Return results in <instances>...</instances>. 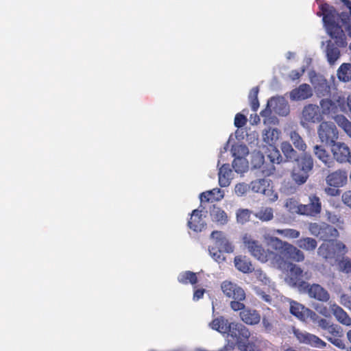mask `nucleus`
<instances>
[{"label":"nucleus","instance_id":"27","mask_svg":"<svg viewBox=\"0 0 351 351\" xmlns=\"http://www.w3.org/2000/svg\"><path fill=\"white\" fill-rule=\"evenodd\" d=\"M240 313V317L243 322L249 325L258 324L261 320L260 315L254 310L248 308L242 309Z\"/></svg>","mask_w":351,"mask_h":351},{"label":"nucleus","instance_id":"31","mask_svg":"<svg viewBox=\"0 0 351 351\" xmlns=\"http://www.w3.org/2000/svg\"><path fill=\"white\" fill-rule=\"evenodd\" d=\"M211 219L219 225H225L228 223V217L226 213L219 207H213L210 212Z\"/></svg>","mask_w":351,"mask_h":351},{"label":"nucleus","instance_id":"30","mask_svg":"<svg viewBox=\"0 0 351 351\" xmlns=\"http://www.w3.org/2000/svg\"><path fill=\"white\" fill-rule=\"evenodd\" d=\"M234 263L235 267L243 273H250L253 270L251 261L246 256H237L234 258Z\"/></svg>","mask_w":351,"mask_h":351},{"label":"nucleus","instance_id":"29","mask_svg":"<svg viewBox=\"0 0 351 351\" xmlns=\"http://www.w3.org/2000/svg\"><path fill=\"white\" fill-rule=\"evenodd\" d=\"M224 197V193L219 189H213L210 191H207L201 193L200 200L201 202H215L220 201Z\"/></svg>","mask_w":351,"mask_h":351},{"label":"nucleus","instance_id":"15","mask_svg":"<svg viewBox=\"0 0 351 351\" xmlns=\"http://www.w3.org/2000/svg\"><path fill=\"white\" fill-rule=\"evenodd\" d=\"M275 234H277L276 230H265L263 234V240L268 245L276 250H281L282 253L288 243L275 237Z\"/></svg>","mask_w":351,"mask_h":351},{"label":"nucleus","instance_id":"6","mask_svg":"<svg viewBox=\"0 0 351 351\" xmlns=\"http://www.w3.org/2000/svg\"><path fill=\"white\" fill-rule=\"evenodd\" d=\"M279 262L282 263V267H278L282 270H287V274L285 277L286 282L291 287H297L301 291V285L302 283H306L303 281V277L304 276L302 269L298 265L291 263H286L284 261L280 256L278 255ZM306 274H305L306 275Z\"/></svg>","mask_w":351,"mask_h":351},{"label":"nucleus","instance_id":"38","mask_svg":"<svg viewBox=\"0 0 351 351\" xmlns=\"http://www.w3.org/2000/svg\"><path fill=\"white\" fill-rule=\"evenodd\" d=\"M231 152L234 158H245L249 154V149L243 144H235L232 147Z\"/></svg>","mask_w":351,"mask_h":351},{"label":"nucleus","instance_id":"3","mask_svg":"<svg viewBox=\"0 0 351 351\" xmlns=\"http://www.w3.org/2000/svg\"><path fill=\"white\" fill-rule=\"evenodd\" d=\"M242 239L244 247L257 260L262 263L270 261L274 266L282 267V263L277 258L278 254L269 250H265L251 235L245 234Z\"/></svg>","mask_w":351,"mask_h":351},{"label":"nucleus","instance_id":"32","mask_svg":"<svg viewBox=\"0 0 351 351\" xmlns=\"http://www.w3.org/2000/svg\"><path fill=\"white\" fill-rule=\"evenodd\" d=\"M313 152L318 159L324 165L328 167H331L333 165V160L324 147L319 145H315L313 148Z\"/></svg>","mask_w":351,"mask_h":351},{"label":"nucleus","instance_id":"2","mask_svg":"<svg viewBox=\"0 0 351 351\" xmlns=\"http://www.w3.org/2000/svg\"><path fill=\"white\" fill-rule=\"evenodd\" d=\"M212 329L218 331L219 332L226 335V338L229 342L228 347V349H232L234 347V341L239 335L243 337H247L250 335L249 330L239 323L232 322L229 323L227 319L223 317H217L210 324Z\"/></svg>","mask_w":351,"mask_h":351},{"label":"nucleus","instance_id":"59","mask_svg":"<svg viewBox=\"0 0 351 351\" xmlns=\"http://www.w3.org/2000/svg\"><path fill=\"white\" fill-rule=\"evenodd\" d=\"M328 219L332 223L336 224L338 226H341L343 224V220L337 215L332 214L330 213H328Z\"/></svg>","mask_w":351,"mask_h":351},{"label":"nucleus","instance_id":"40","mask_svg":"<svg viewBox=\"0 0 351 351\" xmlns=\"http://www.w3.org/2000/svg\"><path fill=\"white\" fill-rule=\"evenodd\" d=\"M334 119L337 124L351 138V122L342 115H337Z\"/></svg>","mask_w":351,"mask_h":351},{"label":"nucleus","instance_id":"45","mask_svg":"<svg viewBox=\"0 0 351 351\" xmlns=\"http://www.w3.org/2000/svg\"><path fill=\"white\" fill-rule=\"evenodd\" d=\"M276 233L289 239H298L300 235L298 230L292 228L276 229Z\"/></svg>","mask_w":351,"mask_h":351},{"label":"nucleus","instance_id":"1","mask_svg":"<svg viewBox=\"0 0 351 351\" xmlns=\"http://www.w3.org/2000/svg\"><path fill=\"white\" fill-rule=\"evenodd\" d=\"M321 9L323 21L328 34L335 40L338 47H346L347 45L346 36L339 25L340 16L327 3L322 5Z\"/></svg>","mask_w":351,"mask_h":351},{"label":"nucleus","instance_id":"21","mask_svg":"<svg viewBox=\"0 0 351 351\" xmlns=\"http://www.w3.org/2000/svg\"><path fill=\"white\" fill-rule=\"evenodd\" d=\"M347 173L344 170H337L330 173L326 178V183L334 187H341L347 182Z\"/></svg>","mask_w":351,"mask_h":351},{"label":"nucleus","instance_id":"20","mask_svg":"<svg viewBox=\"0 0 351 351\" xmlns=\"http://www.w3.org/2000/svg\"><path fill=\"white\" fill-rule=\"evenodd\" d=\"M313 95V90L307 84H302L289 93L292 101H301L310 98Z\"/></svg>","mask_w":351,"mask_h":351},{"label":"nucleus","instance_id":"41","mask_svg":"<svg viewBox=\"0 0 351 351\" xmlns=\"http://www.w3.org/2000/svg\"><path fill=\"white\" fill-rule=\"evenodd\" d=\"M289 136L296 149L303 152L306 150L307 146L298 132L293 131L290 133Z\"/></svg>","mask_w":351,"mask_h":351},{"label":"nucleus","instance_id":"22","mask_svg":"<svg viewBox=\"0 0 351 351\" xmlns=\"http://www.w3.org/2000/svg\"><path fill=\"white\" fill-rule=\"evenodd\" d=\"M312 312L313 311L297 302H290V313L302 321H305L306 319L310 318Z\"/></svg>","mask_w":351,"mask_h":351},{"label":"nucleus","instance_id":"9","mask_svg":"<svg viewBox=\"0 0 351 351\" xmlns=\"http://www.w3.org/2000/svg\"><path fill=\"white\" fill-rule=\"evenodd\" d=\"M274 112L280 116H287L289 113V106L283 97H274L267 102V108L262 111V117H267Z\"/></svg>","mask_w":351,"mask_h":351},{"label":"nucleus","instance_id":"51","mask_svg":"<svg viewBox=\"0 0 351 351\" xmlns=\"http://www.w3.org/2000/svg\"><path fill=\"white\" fill-rule=\"evenodd\" d=\"M326 227V223H312L309 225L308 230L311 234L319 237L320 232L322 228Z\"/></svg>","mask_w":351,"mask_h":351},{"label":"nucleus","instance_id":"13","mask_svg":"<svg viewBox=\"0 0 351 351\" xmlns=\"http://www.w3.org/2000/svg\"><path fill=\"white\" fill-rule=\"evenodd\" d=\"M301 291L307 293L310 298L318 301L327 302L330 299V294L328 291L318 284L302 283L301 285Z\"/></svg>","mask_w":351,"mask_h":351},{"label":"nucleus","instance_id":"7","mask_svg":"<svg viewBox=\"0 0 351 351\" xmlns=\"http://www.w3.org/2000/svg\"><path fill=\"white\" fill-rule=\"evenodd\" d=\"M347 252L346 245L338 241L330 240L322 243L317 250L319 256L325 260H335L339 255L344 254Z\"/></svg>","mask_w":351,"mask_h":351},{"label":"nucleus","instance_id":"12","mask_svg":"<svg viewBox=\"0 0 351 351\" xmlns=\"http://www.w3.org/2000/svg\"><path fill=\"white\" fill-rule=\"evenodd\" d=\"M323 119L319 106L308 104L302 110L300 124L306 128L309 123L319 122Z\"/></svg>","mask_w":351,"mask_h":351},{"label":"nucleus","instance_id":"26","mask_svg":"<svg viewBox=\"0 0 351 351\" xmlns=\"http://www.w3.org/2000/svg\"><path fill=\"white\" fill-rule=\"evenodd\" d=\"M191 229L195 232H201L206 226V223L202 218L201 211L194 210L188 222Z\"/></svg>","mask_w":351,"mask_h":351},{"label":"nucleus","instance_id":"54","mask_svg":"<svg viewBox=\"0 0 351 351\" xmlns=\"http://www.w3.org/2000/svg\"><path fill=\"white\" fill-rule=\"evenodd\" d=\"M264 162V156L259 152H254L252 153V164L255 168L260 167Z\"/></svg>","mask_w":351,"mask_h":351},{"label":"nucleus","instance_id":"43","mask_svg":"<svg viewBox=\"0 0 351 351\" xmlns=\"http://www.w3.org/2000/svg\"><path fill=\"white\" fill-rule=\"evenodd\" d=\"M285 208L291 213H297L301 215V206L298 201L293 198L287 199L285 203Z\"/></svg>","mask_w":351,"mask_h":351},{"label":"nucleus","instance_id":"46","mask_svg":"<svg viewBox=\"0 0 351 351\" xmlns=\"http://www.w3.org/2000/svg\"><path fill=\"white\" fill-rule=\"evenodd\" d=\"M281 150L286 158L289 159L296 158V151L289 142L285 141L282 143Z\"/></svg>","mask_w":351,"mask_h":351},{"label":"nucleus","instance_id":"19","mask_svg":"<svg viewBox=\"0 0 351 351\" xmlns=\"http://www.w3.org/2000/svg\"><path fill=\"white\" fill-rule=\"evenodd\" d=\"M329 309L339 323L346 326H351V317L341 306L335 302H330Z\"/></svg>","mask_w":351,"mask_h":351},{"label":"nucleus","instance_id":"24","mask_svg":"<svg viewBox=\"0 0 351 351\" xmlns=\"http://www.w3.org/2000/svg\"><path fill=\"white\" fill-rule=\"evenodd\" d=\"M281 132L277 128H268L263 130L262 138L268 146L276 145L280 139Z\"/></svg>","mask_w":351,"mask_h":351},{"label":"nucleus","instance_id":"57","mask_svg":"<svg viewBox=\"0 0 351 351\" xmlns=\"http://www.w3.org/2000/svg\"><path fill=\"white\" fill-rule=\"evenodd\" d=\"M341 337H328L326 336V339L333 344L335 346L340 349H345L346 344L344 341L341 339Z\"/></svg>","mask_w":351,"mask_h":351},{"label":"nucleus","instance_id":"55","mask_svg":"<svg viewBox=\"0 0 351 351\" xmlns=\"http://www.w3.org/2000/svg\"><path fill=\"white\" fill-rule=\"evenodd\" d=\"M223 250H220V249L215 247H211L209 248V253L211 257L217 262H221L224 261L225 258L222 255L221 252Z\"/></svg>","mask_w":351,"mask_h":351},{"label":"nucleus","instance_id":"18","mask_svg":"<svg viewBox=\"0 0 351 351\" xmlns=\"http://www.w3.org/2000/svg\"><path fill=\"white\" fill-rule=\"evenodd\" d=\"M310 81L319 96H325L330 92V86L322 75L311 73Z\"/></svg>","mask_w":351,"mask_h":351},{"label":"nucleus","instance_id":"28","mask_svg":"<svg viewBox=\"0 0 351 351\" xmlns=\"http://www.w3.org/2000/svg\"><path fill=\"white\" fill-rule=\"evenodd\" d=\"M286 245L282 252L285 256L296 262H301L304 260V254L300 250L289 243Z\"/></svg>","mask_w":351,"mask_h":351},{"label":"nucleus","instance_id":"14","mask_svg":"<svg viewBox=\"0 0 351 351\" xmlns=\"http://www.w3.org/2000/svg\"><path fill=\"white\" fill-rule=\"evenodd\" d=\"M250 334L247 337H243L239 335L237 337L234 343L237 344V348L241 351H257L261 347V340L257 337H252L249 341Z\"/></svg>","mask_w":351,"mask_h":351},{"label":"nucleus","instance_id":"8","mask_svg":"<svg viewBox=\"0 0 351 351\" xmlns=\"http://www.w3.org/2000/svg\"><path fill=\"white\" fill-rule=\"evenodd\" d=\"M321 107V114L322 115L333 116L339 111L346 112L345 104V98L337 95L333 97V99H324L319 102Z\"/></svg>","mask_w":351,"mask_h":351},{"label":"nucleus","instance_id":"62","mask_svg":"<svg viewBox=\"0 0 351 351\" xmlns=\"http://www.w3.org/2000/svg\"><path fill=\"white\" fill-rule=\"evenodd\" d=\"M341 200L343 204L351 208V191H345L342 194Z\"/></svg>","mask_w":351,"mask_h":351},{"label":"nucleus","instance_id":"44","mask_svg":"<svg viewBox=\"0 0 351 351\" xmlns=\"http://www.w3.org/2000/svg\"><path fill=\"white\" fill-rule=\"evenodd\" d=\"M256 217L261 221H268L273 219L274 211L271 208H262L256 214Z\"/></svg>","mask_w":351,"mask_h":351},{"label":"nucleus","instance_id":"4","mask_svg":"<svg viewBox=\"0 0 351 351\" xmlns=\"http://www.w3.org/2000/svg\"><path fill=\"white\" fill-rule=\"evenodd\" d=\"M221 289L226 297L233 299L230 304L233 311H237L245 308L242 301L245 299V293L241 287L230 281L225 280L221 283Z\"/></svg>","mask_w":351,"mask_h":351},{"label":"nucleus","instance_id":"64","mask_svg":"<svg viewBox=\"0 0 351 351\" xmlns=\"http://www.w3.org/2000/svg\"><path fill=\"white\" fill-rule=\"evenodd\" d=\"M316 310L318 311L319 314L326 317L330 316V312H331L330 310L329 309V307L327 308L326 306H317L316 308Z\"/></svg>","mask_w":351,"mask_h":351},{"label":"nucleus","instance_id":"48","mask_svg":"<svg viewBox=\"0 0 351 351\" xmlns=\"http://www.w3.org/2000/svg\"><path fill=\"white\" fill-rule=\"evenodd\" d=\"M250 190V184L245 182H239L234 186V193L237 197L245 195Z\"/></svg>","mask_w":351,"mask_h":351},{"label":"nucleus","instance_id":"16","mask_svg":"<svg viewBox=\"0 0 351 351\" xmlns=\"http://www.w3.org/2000/svg\"><path fill=\"white\" fill-rule=\"evenodd\" d=\"M334 159L339 163H346L350 154V147L344 143L335 142L331 147Z\"/></svg>","mask_w":351,"mask_h":351},{"label":"nucleus","instance_id":"53","mask_svg":"<svg viewBox=\"0 0 351 351\" xmlns=\"http://www.w3.org/2000/svg\"><path fill=\"white\" fill-rule=\"evenodd\" d=\"M271 149L269 154H268L267 157L269 158L271 162L279 163L281 160L280 152L277 149L276 146H269Z\"/></svg>","mask_w":351,"mask_h":351},{"label":"nucleus","instance_id":"63","mask_svg":"<svg viewBox=\"0 0 351 351\" xmlns=\"http://www.w3.org/2000/svg\"><path fill=\"white\" fill-rule=\"evenodd\" d=\"M304 71L305 68L304 66H302L300 71H292L289 74V77L292 80H295L300 78V77L304 73Z\"/></svg>","mask_w":351,"mask_h":351},{"label":"nucleus","instance_id":"49","mask_svg":"<svg viewBox=\"0 0 351 351\" xmlns=\"http://www.w3.org/2000/svg\"><path fill=\"white\" fill-rule=\"evenodd\" d=\"M339 270L345 274L351 273V258L343 257L338 263Z\"/></svg>","mask_w":351,"mask_h":351},{"label":"nucleus","instance_id":"60","mask_svg":"<svg viewBox=\"0 0 351 351\" xmlns=\"http://www.w3.org/2000/svg\"><path fill=\"white\" fill-rule=\"evenodd\" d=\"M339 302L345 307L350 308V306H351V296H350L347 294H342L340 296Z\"/></svg>","mask_w":351,"mask_h":351},{"label":"nucleus","instance_id":"39","mask_svg":"<svg viewBox=\"0 0 351 351\" xmlns=\"http://www.w3.org/2000/svg\"><path fill=\"white\" fill-rule=\"evenodd\" d=\"M319 237L322 240H332V238H336L339 235V232L335 228L326 224V227L322 228L320 232Z\"/></svg>","mask_w":351,"mask_h":351},{"label":"nucleus","instance_id":"50","mask_svg":"<svg viewBox=\"0 0 351 351\" xmlns=\"http://www.w3.org/2000/svg\"><path fill=\"white\" fill-rule=\"evenodd\" d=\"M250 217V211L248 209H239L237 212V221L238 223L243 224L249 221Z\"/></svg>","mask_w":351,"mask_h":351},{"label":"nucleus","instance_id":"17","mask_svg":"<svg viewBox=\"0 0 351 351\" xmlns=\"http://www.w3.org/2000/svg\"><path fill=\"white\" fill-rule=\"evenodd\" d=\"M210 237L215 246L220 250L226 253H231L234 251L232 245L222 232L214 231L212 232Z\"/></svg>","mask_w":351,"mask_h":351},{"label":"nucleus","instance_id":"37","mask_svg":"<svg viewBox=\"0 0 351 351\" xmlns=\"http://www.w3.org/2000/svg\"><path fill=\"white\" fill-rule=\"evenodd\" d=\"M232 167L236 173L243 174L249 168L248 161L246 158H234Z\"/></svg>","mask_w":351,"mask_h":351},{"label":"nucleus","instance_id":"34","mask_svg":"<svg viewBox=\"0 0 351 351\" xmlns=\"http://www.w3.org/2000/svg\"><path fill=\"white\" fill-rule=\"evenodd\" d=\"M269 180L264 178L257 179L250 182V190L256 193L264 192L266 187L269 186Z\"/></svg>","mask_w":351,"mask_h":351},{"label":"nucleus","instance_id":"23","mask_svg":"<svg viewBox=\"0 0 351 351\" xmlns=\"http://www.w3.org/2000/svg\"><path fill=\"white\" fill-rule=\"evenodd\" d=\"M310 203L302 204L301 215L314 216L321 210V203L319 199L314 195L309 197Z\"/></svg>","mask_w":351,"mask_h":351},{"label":"nucleus","instance_id":"36","mask_svg":"<svg viewBox=\"0 0 351 351\" xmlns=\"http://www.w3.org/2000/svg\"><path fill=\"white\" fill-rule=\"evenodd\" d=\"M297 245L306 251H313L317 245L315 239L311 237H304L297 241Z\"/></svg>","mask_w":351,"mask_h":351},{"label":"nucleus","instance_id":"11","mask_svg":"<svg viewBox=\"0 0 351 351\" xmlns=\"http://www.w3.org/2000/svg\"><path fill=\"white\" fill-rule=\"evenodd\" d=\"M293 335L300 343L308 345L317 348H324L327 343L315 335L304 330L293 328Z\"/></svg>","mask_w":351,"mask_h":351},{"label":"nucleus","instance_id":"10","mask_svg":"<svg viewBox=\"0 0 351 351\" xmlns=\"http://www.w3.org/2000/svg\"><path fill=\"white\" fill-rule=\"evenodd\" d=\"M317 134L320 141L325 144H332L338 138L337 128L331 122H322L318 126Z\"/></svg>","mask_w":351,"mask_h":351},{"label":"nucleus","instance_id":"5","mask_svg":"<svg viewBox=\"0 0 351 351\" xmlns=\"http://www.w3.org/2000/svg\"><path fill=\"white\" fill-rule=\"evenodd\" d=\"M313 166V159L310 155L304 154L297 160L292 172L291 178L298 185L304 184L308 176L309 172Z\"/></svg>","mask_w":351,"mask_h":351},{"label":"nucleus","instance_id":"35","mask_svg":"<svg viewBox=\"0 0 351 351\" xmlns=\"http://www.w3.org/2000/svg\"><path fill=\"white\" fill-rule=\"evenodd\" d=\"M337 75L340 81L349 82L351 80V64H342L338 69Z\"/></svg>","mask_w":351,"mask_h":351},{"label":"nucleus","instance_id":"25","mask_svg":"<svg viewBox=\"0 0 351 351\" xmlns=\"http://www.w3.org/2000/svg\"><path fill=\"white\" fill-rule=\"evenodd\" d=\"M219 184L221 187L228 186L231 182L232 171L228 164H223L219 169Z\"/></svg>","mask_w":351,"mask_h":351},{"label":"nucleus","instance_id":"58","mask_svg":"<svg viewBox=\"0 0 351 351\" xmlns=\"http://www.w3.org/2000/svg\"><path fill=\"white\" fill-rule=\"evenodd\" d=\"M247 122L245 116L238 113L236 114L234 118V125L237 128L243 127Z\"/></svg>","mask_w":351,"mask_h":351},{"label":"nucleus","instance_id":"42","mask_svg":"<svg viewBox=\"0 0 351 351\" xmlns=\"http://www.w3.org/2000/svg\"><path fill=\"white\" fill-rule=\"evenodd\" d=\"M178 280L181 283H191V285L195 284L197 281L196 274L189 271L180 273Z\"/></svg>","mask_w":351,"mask_h":351},{"label":"nucleus","instance_id":"61","mask_svg":"<svg viewBox=\"0 0 351 351\" xmlns=\"http://www.w3.org/2000/svg\"><path fill=\"white\" fill-rule=\"evenodd\" d=\"M254 276L256 278L264 284L269 282V279L266 275L261 269H256L254 271Z\"/></svg>","mask_w":351,"mask_h":351},{"label":"nucleus","instance_id":"56","mask_svg":"<svg viewBox=\"0 0 351 351\" xmlns=\"http://www.w3.org/2000/svg\"><path fill=\"white\" fill-rule=\"evenodd\" d=\"M263 195L271 202H276L278 198V194L273 190L270 184L269 186L266 187Z\"/></svg>","mask_w":351,"mask_h":351},{"label":"nucleus","instance_id":"47","mask_svg":"<svg viewBox=\"0 0 351 351\" xmlns=\"http://www.w3.org/2000/svg\"><path fill=\"white\" fill-rule=\"evenodd\" d=\"M310 319L315 324L317 325L320 328L323 330H326L328 326L331 324L327 319L320 317L318 315H317L315 312H312V314L310 317Z\"/></svg>","mask_w":351,"mask_h":351},{"label":"nucleus","instance_id":"33","mask_svg":"<svg viewBox=\"0 0 351 351\" xmlns=\"http://www.w3.org/2000/svg\"><path fill=\"white\" fill-rule=\"evenodd\" d=\"M326 54L328 62L330 64H333L339 59L340 56V51L337 47L334 46V44L331 41H328Z\"/></svg>","mask_w":351,"mask_h":351},{"label":"nucleus","instance_id":"52","mask_svg":"<svg viewBox=\"0 0 351 351\" xmlns=\"http://www.w3.org/2000/svg\"><path fill=\"white\" fill-rule=\"evenodd\" d=\"M330 335L329 337H342L343 332L341 327L337 324L331 323L326 330Z\"/></svg>","mask_w":351,"mask_h":351}]
</instances>
